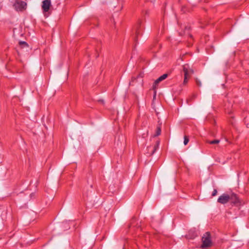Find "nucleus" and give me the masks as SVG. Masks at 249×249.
<instances>
[{"label":"nucleus","instance_id":"obj_1","mask_svg":"<svg viewBox=\"0 0 249 249\" xmlns=\"http://www.w3.org/2000/svg\"><path fill=\"white\" fill-rule=\"evenodd\" d=\"M202 244L201 248L205 249L210 247L212 246V240L210 232H205L202 237Z\"/></svg>","mask_w":249,"mask_h":249},{"label":"nucleus","instance_id":"obj_2","mask_svg":"<svg viewBox=\"0 0 249 249\" xmlns=\"http://www.w3.org/2000/svg\"><path fill=\"white\" fill-rule=\"evenodd\" d=\"M13 6L16 11H22L26 8L27 3L23 1L16 0Z\"/></svg>","mask_w":249,"mask_h":249},{"label":"nucleus","instance_id":"obj_3","mask_svg":"<svg viewBox=\"0 0 249 249\" xmlns=\"http://www.w3.org/2000/svg\"><path fill=\"white\" fill-rule=\"evenodd\" d=\"M115 144L118 147H124L125 145V137L123 135L121 134L116 138Z\"/></svg>","mask_w":249,"mask_h":249},{"label":"nucleus","instance_id":"obj_4","mask_svg":"<svg viewBox=\"0 0 249 249\" xmlns=\"http://www.w3.org/2000/svg\"><path fill=\"white\" fill-rule=\"evenodd\" d=\"M182 71L184 76L190 78L191 75L194 72V70L190 67L189 64H186L182 66Z\"/></svg>","mask_w":249,"mask_h":249},{"label":"nucleus","instance_id":"obj_5","mask_svg":"<svg viewBox=\"0 0 249 249\" xmlns=\"http://www.w3.org/2000/svg\"><path fill=\"white\" fill-rule=\"evenodd\" d=\"M230 201L229 195L228 194H223L217 199V202L221 204H225Z\"/></svg>","mask_w":249,"mask_h":249},{"label":"nucleus","instance_id":"obj_6","mask_svg":"<svg viewBox=\"0 0 249 249\" xmlns=\"http://www.w3.org/2000/svg\"><path fill=\"white\" fill-rule=\"evenodd\" d=\"M51 6V0H44L42 1V9L43 10V12L46 13L48 12Z\"/></svg>","mask_w":249,"mask_h":249},{"label":"nucleus","instance_id":"obj_7","mask_svg":"<svg viewBox=\"0 0 249 249\" xmlns=\"http://www.w3.org/2000/svg\"><path fill=\"white\" fill-rule=\"evenodd\" d=\"M160 145V141H157L155 143V144L153 146H148L147 147V150L149 152V156H151L154 154V153L156 151V150L159 148Z\"/></svg>","mask_w":249,"mask_h":249},{"label":"nucleus","instance_id":"obj_8","mask_svg":"<svg viewBox=\"0 0 249 249\" xmlns=\"http://www.w3.org/2000/svg\"><path fill=\"white\" fill-rule=\"evenodd\" d=\"M230 201L234 205L240 203V200L237 195L234 193H231L229 195Z\"/></svg>","mask_w":249,"mask_h":249},{"label":"nucleus","instance_id":"obj_9","mask_svg":"<svg viewBox=\"0 0 249 249\" xmlns=\"http://www.w3.org/2000/svg\"><path fill=\"white\" fill-rule=\"evenodd\" d=\"M168 76V74L165 73L162 75L160 76L155 82L153 86V88L154 89H156V86L158 84H159L160 82L163 81Z\"/></svg>","mask_w":249,"mask_h":249},{"label":"nucleus","instance_id":"obj_10","mask_svg":"<svg viewBox=\"0 0 249 249\" xmlns=\"http://www.w3.org/2000/svg\"><path fill=\"white\" fill-rule=\"evenodd\" d=\"M19 45L20 47L22 48H28L29 47L28 44L25 42L23 41H20L19 42Z\"/></svg>","mask_w":249,"mask_h":249},{"label":"nucleus","instance_id":"obj_11","mask_svg":"<svg viewBox=\"0 0 249 249\" xmlns=\"http://www.w3.org/2000/svg\"><path fill=\"white\" fill-rule=\"evenodd\" d=\"M220 141L218 140H214L213 141H207V142L211 144H218L219 142Z\"/></svg>","mask_w":249,"mask_h":249},{"label":"nucleus","instance_id":"obj_12","mask_svg":"<svg viewBox=\"0 0 249 249\" xmlns=\"http://www.w3.org/2000/svg\"><path fill=\"white\" fill-rule=\"evenodd\" d=\"M190 27L186 26L185 27V34H187V35H188L190 37H192V35L188 32V31L190 30Z\"/></svg>","mask_w":249,"mask_h":249},{"label":"nucleus","instance_id":"obj_13","mask_svg":"<svg viewBox=\"0 0 249 249\" xmlns=\"http://www.w3.org/2000/svg\"><path fill=\"white\" fill-rule=\"evenodd\" d=\"M189 141V140L188 137L187 136H185L184 137V142H183L184 144L186 145L188 143Z\"/></svg>","mask_w":249,"mask_h":249},{"label":"nucleus","instance_id":"obj_14","mask_svg":"<svg viewBox=\"0 0 249 249\" xmlns=\"http://www.w3.org/2000/svg\"><path fill=\"white\" fill-rule=\"evenodd\" d=\"M160 133H161L160 128V127H157V131H156V133L155 135V136H158L160 135Z\"/></svg>","mask_w":249,"mask_h":249},{"label":"nucleus","instance_id":"obj_15","mask_svg":"<svg viewBox=\"0 0 249 249\" xmlns=\"http://www.w3.org/2000/svg\"><path fill=\"white\" fill-rule=\"evenodd\" d=\"M188 78L189 77H187L185 76H184V80L182 83L183 85H185L187 83Z\"/></svg>","mask_w":249,"mask_h":249},{"label":"nucleus","instance_id":"obj_16","mask_svg":"<svg viewBox=\"0 0 249 249\" xmlns=\"http://www.w3.org/2000/svg\"><path fill=\"white\" fill-rule=\"evenodd\" d=\"M196 82L198 86L200 87L201 86V82L198 78L196 79Z\"/></svg>","mask_w":249,"mask_h":249},{"label":"nucleus","instance_id":"obj_17","mask_svg":"<svg viewBox=\"0 0 249 249\" xmlns=\"http://www.w3.org/2000/svg\"><path fill=\"white\" fill-rule=\"evenodd\" d=\"M217 190L214 189L213 192V193L212 194V196H215L216 195H217Z\"/></svg>","mask_w":249,"mask_h":249},{"label":"nucleus","instance_id":"obj_18","mask_svg":"<svg viewBox=\"0 0 249 249\" xmlns=\"http://www.w3.org/2000/svg\"><path fill=\"white\" fill-rule=\"evenodd\" d=\"M99 102H101V103H102L103 104H104V101L103 100H99Z\"/></svg>","mask_w":249,"mask_h":249},{"label":"nucleus","instance_id":"obj_19","mask_svg":"<svg viewBox=\"0 0 249 249\" xmlns=\"http://www.w3.org/2000/svg\"><path fill=\"white\" fill-rule=\"evenodd\" d=\"M246 72L247 75H248L249 76V71H246Z\"/></svg>","mask_w":249,"mask_h":249},{"label":"nucleus","instance_id":"obj_20","mask_svg":"<svg viewBox=\"0 0 249 249\" xmlns=\"http://www.w3.org/2000/svg\"><path fill=\"white\" fill-rule=\"evenodd\" d=\"M34 195H34V193H32V194H31V195H30V197H32Z\"/></svg>","mask_w":249,"mask_h":249}]
</instances>
